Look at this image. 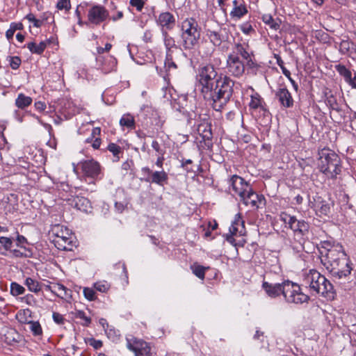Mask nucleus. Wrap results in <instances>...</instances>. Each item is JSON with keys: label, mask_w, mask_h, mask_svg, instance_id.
Listing matches in <instances>:
<instances>
[{"label": "nucleus", "mask_w": 356, "mask_h": 356, "mask_svg": "<svg viewBox=\"0 0 356 356\" xmlns=\"http://www.w3.org/2000/svg\"><path fill=\"white\" fill-rule=\"evenodd\" d=\"M197 77L204 99L215 111H221L233 95L234 81L227 75H218L211 64L200 67Z\"/></svg>", "instance_id": "1"}, {"label": "nucleus", "mask_w": 356, "mask_h": 356, "mask_svg": "<svg viewBox=\"0 0 356 356\" xmlns=\"http://www.w3.org/2000/svg\"><path fill=\"white\" fill-rule=\"evenodd\" d=\"M8 59L10 61V65L12 69L17 70L19 67L22 60L19 56H8Z\"/></svg>", "instance_id": "47"}, {"label": "nucleus", "mask_w": 356, "mask_h": 356, "mask_svg": "<svg viewBox=\"0 0 356 356\" xmlns=\"http://www.w3.org/2000/svg\"><path fill=\"white\" fill-rule=\"evenodd\" d=\"M349 196L345 193L339 194V201L343 205H348L349 208L353 207L352 204H349Z\"/></svg>", "instance_id": "57"}, {"label": "nucleus", "mask_w": 356, "mask_h": 356, "mask_svg": "<svg viewBox=\"0 0 356 356\" xmlns=\"http://www.w3.org/2000/svg\"><path fill=\"white\" fill-rule=\"evenodd\" d=\"M26 47L32 54L41 55L47 47V43L42 41L38 44L34 42H31L26 44Z\"/></svg>", "instance_id": "32"}, {"label": "nucleus", "mask_w": 356, "mask_h": 356, "mask_svg": "<svg viewBox=\"0 0 356 356\" xmlns=\"http://www.w3.org/2000/svg\"><path fill=\"white\" fill-rule=\"evenodd\" d=\"M252 56H250V57H248V58L245 59V60H246V66L248 67V70H251V72L255 74L258 70L259 66L254 60H253Z\"/></svg>", "instance_id": "44"}, {"label": "nucleus", "mask_w": 356, "mask_h": 356, "mask_svg": "<svg viewBox=\"0 0 356 356\" xmlns=\"http://www.w3.org/2000/svg\"><path fill=\"white\" fill-rule=\"evenodd\" d=\"M193 161L191 159H181V167L185 168L187 172L193 171L191 169L188 168V165L192 164Z\"/></svg>", "instance_id": "61"}, {"label": "nucleus", "mask_w": 356, "mask_h": 356, "mask_svg": "<svg viewBox=\"0 0 356 356\" xmlns=\"http://www.w3.org/2000/svg\"><path fill=\"white\" fill-rule=\"evenodd\" d=\"M25 291L24 287L17 282H12L10 284V293L13 296H17L23 294Z\"/></svg>", "instance_id": "41"}, {"label": "nucleus", "mask_w": 356, "mask_h": 356, "mask_svg": "<svg viewBox=\"0 0 356 356\" xmlns=\"http://www.w3.org/2000/svg\"><path fill=\"white\" fill-rule=\"evenodd\" d=\"M101 134L99 127H95L92 129L91 136L86 140V143H92V147L95 149L99 148L101 145V138L99 137Z\"/></svg>", "instance_id": "24"}, {"label": "nucleus", "mask_w": 356, "mask_h": 356, "mask_svg": "<svg viewBox=\"0 0 356 356\" xmlns=\"http://www.w3.org/2000/svg\"><path fill=\"white\" fill-rule=\"evenodd\" d=\"M240 197L245 205L250 206L252 208H259L260 204H264L265 201L264 197L255 193L252 187Z\"/></svg>", "instance_id": "10"}, {"label": "nucleus", "mask_w": 356, "mask_h": 356, "mask_svg": "<svg viewBox=\"0 0 356 356\" xmlns=\"http://www.w3.org/2000/svg\"><path fill=\"white\" fill-rule=\"evenodd\" d=\"M72 314L75 318L80 320V323L83 326L88 327L91 323V318L82 310H75Z\"/></svg>", "instance_id": "34"}, {"label": "nucleus", "mask_w": 356, "mask_h": 356, "mask_svg": "<svg viewBox=\"0 0 356 356\" xmlns=\"http://www.w3.org/2000/svg\"><path fill=\"white\" fill-rule=\"evenodd\" d=\"M94 287L97 291L105 293L108 290L110 286L106 281H100L96 282L94 284Z\"/></svg>", "instance_id": "46"}, {"label": "nucleus", "mask_w": 356, "mask_h": 356, "mask_svg": "<svg viewBox=\"0 0 356 356\" xmlns=\"http://www.w3.org/2000/svg\"><path fill=\"white\" fill-rule=\"evenodd\" d=\"M161 33L163 38L164 45L166 49V53L172 54L173 51L172 49L177 48L175 39L168 34V31H163Z\"/></svg>", "instance_id": "30"}, {"label": "nucleus", "mask_w": 356, "mask_h": 356, "mask_svg": "<svg viewBox=\"0 0 356 356\" xmlns=\"http://www.w3.org/2000/svg\"><path fill=\"white\" fill-rule=\"evenodd\" d=\"M31 311L29 309H23L17 312L16 318L22 323H29L28 316H30Z\"/></svg>", "instance_id": "40"}, {"label": "nucleus", "mask_w": 356, "mask_h": 356, "mask_svg": "<svg viewBox=\"0 0 356 356\" xmlns=\"http://www.w3.org/2000/svg\"><path fill=\"white\" fill-rule=\"evenodd\" d=\"M26 19H28L30 22H32L33 24V26L37 28L40 27L43 23L42 20L36 19L33 13L28 14L26 16Z\"/></svg>", "instance_id": "52"}, {"label": "nucleus", "mask_w": 356, "mask_h": 356, "mask_svg": "<svg viewBox=\"0 0 356 356\" xmlns=\"http://www.w3.org/2000/svg\"><path fill=\"white\" fill-rule=\"evenodd\" d=\"M141 173L143 177L140 178V180L150 184V181H148V179H151L153 170L149 167L145 166L141 168Z\"/></svg>", "instance_id": "43"}, {"label": "nucleus", "mask_w": 356, "mask_h": 356, "mask_svg": "<svg viewBox=\"0 0 356 356\" xmlns=\"http://www.w3.org/2000/svg\"><path fill=\"white\" fill-rule=\"evenodd\" d=\"M33 100L31 97L26 96L23 93H19L15 99V105L20 109H24L31 104Z\"/></svg>", "instance_id": "31"}, {"label": "nucleus", "mask_w": 356, "mask_h": 356, "mask_svg": "<svg viewBox=\"0 0 356 356\" xmlns=\"http://www.w3.org/2000/svg\"><path fill=\"white\" fill-rule=\"evenodd\" d=\"M120 124L122 127H125L129 129L135 128V120L133 115L129 113L122 115L120 120Z\"/></svg>", "instance_id": "35"}, {"label": "nucleus", "mask_w": 356, "mask_h": 356, "mask_svg": "<svg viewBox=\"0 0 356 356\" xmlns=\"http://www.w3.org/2000/svg\"><path fill=\"white\" fill-rule=\"evenodd\" d=\"M58 10H65L68 11L71 8L70 0H58L56 4Z\"/></svg>", "instance_id": "51"}, {"label": "nucleus", "mask_w": 356, "mask_h": 356, "mask_svg": "<svg viewBox=\"0 0 356 356\" xmlns=\"http://www.w3.org/2000/svg\"><path fill=\"white\" fill-rule=\"evenodd\" d=\"M148 181H150V184H155L158 186H163L168 183V175L163 170L161 171H153L151 179H148Z\"/></svg>", "instance_id": "22"}, {"label": "nucleus", "mask_w": 356, "mask_h": 356, "mask_svg": "<svg viewBox=\"0 0 356 356\" xmlns=\"http://www.w3.org/2000/svg\"><path fill=\"white\" fill-rule=\"evenodd\" d=\"M127 348L135 353V356H149L150 347L147 342L143 340L128 339Z\"/></svg>", "instance_id": "9"}, {"label": "nucleus", "mask_w": 356, "mask_h": 356, "mask_svg": "<svg viewBox=\"0 0 356 356\" xmlns=\"http://www.w3.org/2000/svg\"><path fill=\"white\" fill-rule=\"evenodd\" d=\"M275 97L278 99L281 106L289 108L293 106V99L291 94L286 87L280 88L275 92Z\"/></svg>", "instance_id": "14"}, {"label": "nucleus", "mask_w": 356, "mask_h": 356, "mask_svg": "<svg viewBox=\"0 0 356 356\" xmlns=\"http://www.w3.org/2000/svg\"><path fill=\"white\" fill-rule=\"evenodd\" d=\"M130 5L135 7L138 11H141L144 7V1L143 0H130Z\"/></svg>", "instance_id": "55"}, {"label": "nucleus", "mask_w": 356, "mask_h": 356, "mask_svg": "<svg viewBox=\"0 0 356 356\" xmlns=\"http://www.w3.org/2000/svg\"><path fill=\"white\" fill-rule=\"evenodd\" d=\"M262 288L270 298H275L281 294L283 295L285 300L289 303L302 304L307 302L309 300V297L302 291L298 284L289 280L282 283L264 281Z\"/></svg>", "instance_id": "3"}, {"label": "nucleus", "mask_w": 356, "mask_h": 356, "mask_svg": "<svg viewBox=\"0 0 356 356\" xmlns=\"http://www.w3.org/2000/svg\"><path fill=\"white\" fill-rule=\"evenodd\" d=\"M265 106L266 103L258 93L251 95V100L249 103L250 109L256 110L257 108H261L263 111H266Z\"/></svg>", "instance_id": "29"}, {"label": "nucleus", "mask_w": 356, "mask_h": 356, "mask_svg": "<svg viewBox=\"0 0 356 356\" xmlns=\"http://www.w3.org/2000/svg\"><path fill=\"white\" fill-rule=\"evenodd\" d=\"M300 227L298 230L294 234L296 237L301 238L302 236L305 235L308 232V224H300Z\"/></svg>", "instance_id": "54"}, {"label": "nucleus", "mask_w": 356, "mask_h": 356, "mask_svg": "<svg viewBox=\"0 0 356 356\" xmlns=\"http://www.w3.org/2000/svg\"><path fill=\"white\" fill-rule=\"evenodd\" d=\"M5 202L9 204L13 208L17 205L18 196L16 194L10 193L6 197Z\"/></svg>", "instance_id": "50"}, {"label": "nucleus", "mask_w": 356, "mask_h": 356, "mask_svg": "<svg viewBox=\"0 0 356 356\" xmlns=\"http://www.w3.org/2000/svg\"><path fill=\"white\" fill-rule=\"evenodd\" d=\"M335 70L352 88H356V83L353 80L352 73L345 65H335Z\"/></svg>", "instance_id": "23"}, {"label": "nucleus", "mask_w": 356, "mask_h": 356, "mask_svg": "<svg viewBox=\"0 0 356 356\" xmlns=\"http://www.w3.org/2000/svg\"><path fill=\"white\" fill-rule=\"evenodd\" d=\"M53 319L58 325H63L65 321L63 316L58 312H54L52 315Z\"/></svg>", "instance_id": "58"}, {"label": "nucleus", "mask_w": 356, "mask_h": 356, "mask_svg": "<svg viewBox=\"0 0 356 356\" xmlns=\"http://www.w3.org/2000/svg\"><path fill=\"white\" fill-rule=\"evenodd\" d=\"M229 183L234 193L238 195L239 197L244 195V193L252 187L243 178L236 175H233L229 179Z\"/></svg>", "instance_id": "12"}, {"label": "nucleus", "mask_w": 356, "mask_h": 356, "mask_svg": "<svg viewBox=\"0 0 356 356\" xmlns=\"http://www.w3.org/2000/svg\"><path fill=\"white\" fill-rule=\"evenodd\" d=\"M106 149L113 154L116 161L120 160V156L123 154L122 147L114 143H110Z\"/></svg>", "instance_id": "37"}, {"label": "nucleus", "mask_w": 356, "mask_h": 356, "mask_svg": "<svg viewBox=\"0 0 356 356\" xmlns=\"http://www.w3.org/2000/svg\"><path fill=\"white\" fill-rule=\"evenodd\" d=\"M181 38L183 47L193 49L198 44L201 35V28L195 18H186L181 25Z\"/></svg>", "instance_id": "6"}, {"label": "nucleus", "mask_w": 356, "mask_h": 356, "mask_svg": "<svg viewBox=\"0 0 356 356\" xmlns=\"http://www.w3.org/2000/svg\"><path fill=\"white\" fill-rule=\"evenodd\" d=\"M80 165L83 173L87 177L96 178L101 172L100 164L94 159L82 161Z\"/></svg>", "instance_id": "11"}, {"label": "nucleus", "mask_w": 356, "mask_h": 356, "mask_svg": "<svg viewBox=\"0 0 356 356\" xmlns=\"http://www.w3.org/2000/svg\"><path fill=\"white\" fill-rule=\"evenodd\" d=\"M241 30L243 33L245 34H250L251 32L254 31V29L251 24L249 23H244L241 26Z\"/></svg>", "instance_id": "59"}, {"label": "nucleus", "mask_w": 356, "mask_h": 356, "mask_svg": "<svg viewBox=\"0 0 356 356\" xmlns=\"http://www.w3.org/2000/svg\"><path fill=\"white\" fill-rule=\"evenodd\" d=\"M262 20L266 24L268 25L270 29L275 31L278 30L280 27V22L273 19L270 15H264L262 16Z\"/></svg>", "instance_id": "39"}, {"label": "nucleus", "mask_w": 356, "mask_h": 356, "mask_svg": "<svg viewBox=\"0 0 356 356\" xmlns=\"http://www.w3.org/2000/svg\"><path fill=\"white\" fill-rule=\"evenodd\" d=\"M156 23L161 27V32H163V31H168L174 28L175 25V18L174 15L169 12L161 13L156 19Z\"/></svg>", "instance_id": "13"}, {"label": "nucleus", "mask_w": 356, "mask_h": 356, "mask_svg": "<svg viewBox=\"0 0 356 356\" xmlns=\"http://www.w3.org/2000/svg\"><path fill=\"white\" fill-rule=\"evenodd\" d=\"M51 231L56 237L60 238L64 242H67L71 238V229L62 224H54Z\"/></svg>", "instance_id": "19"}, {"label": "nucleus", "mask_w": 356, "mask_h": 356, "mask_svg": "<svg viewBox=\"0 0 356 356\" xmlns=\"http://www.w3.org/2000/svg\"><path fill=\"white\" fill-rule=\"evenodd\" d=\"M207 35L211 42L215 46H220L224 40V38L220 31L209 30L207 31Z\"/></svg>", "instance_id": "33"}, {"label": "nucleus", "mask_w": 356, "mask_h": 356, "mask_svg": "<svg viewBox=\"0 0 356 356\" xmlns=\"http://www.w3.org/2000/svg\"><path fill=\"white\" fill-rule=\"evenodd\" d=\"M164 155L165 154H158L155 165L159 168H163V163L165 161Z\"/></svg>", "instance_id": "63"}, {"label": "nucleus", "mask_w": 356, "mask_h": 356, "mask_svg": "<svg viewBox=\"0 0 356 356\" xmlns=\"http://www.w3.org/2000/svg\"><path fill=\"white\" fill-rule=\"evenodd\" d=\"M228 72L234 76L240 77L245 72V65L236 54H229L227 59Z\"/></svg>", "instance_id": "8"}, {"label": "nucleus", "mask_w": 356, "mask_h": 356, "mask_svg": "<svg viewBox=\"0 0 356 356\" xmlns=\"http://www.w3.org/2000/svg\"><path fill=\"white\" fill-rule=\"evenodd\" d=\"M30 330L35 336L40 335L42 332V327L39 322L30 321Z\"/></svg>", "instance_id": "42"}, {"label": "nucleus", "mask_w": 356, "mask_h": 356, "mask_svg": "<svg viewBox=\"0 0 356 356\" xmlns=\"http://www.w3.org/2000/svg\"><path fill=\"white\" fill-rule=\"evenodd\" d=\"M152 147L158 154H165V149H162L160 144L157 140H153L152 143Z\"/></svg>", "instance_id": "56"}, {"label": "nucleus", "mask_w": 356, "mask_h": 356, "mask_svg": "<svg viewBox=\"0 0 356 356\" xmlns=\"http://www.w3.org/2000/svg\"><path fill=\"white\" fill-rule=\"evenodd\" d=\"M197 131L207 145L209 146V143L211 144L213 134L211 123L204 120L198 124Z\"/></svg>", "instance_id": "17"}, {"label": "nucleus", "mask_w": 356, "mask_h": 356, "mask_svg": "<svg viewBox=\"0 0 356 356\" xmlns=\"http://www.w3.org/2000/svg\"><path fill=\"white\" fill-rule=\"evenodd\" d=\"M0 243L3 246L6 250H9L12 247L13 241L9 237L1 236L0 237Z\"/></svg>", "instance_id": "53"}, {"label": "nucleus", "mask_w": 356, "mask_h": 356, "mask_svg": "<svg viewBox=\"0 0 356 356\" xmlns=\"http://www.w3.org/2000/svg\"><path fill=\"white\" fill-rule=\"evenodd\" d=\"M108 16V11L105 7L100 5H95L88 10L87 17L89 23L97 26L104 22Z\"/></svg>", "instance_id": "7"}, {"label": "nucleus", "mask_w": 356, "mask_h": 356, "mask_svg": "<svg viewBox=\"0 0 356 356\" xmlns=\"http://www.w3.org/2000/svg\"><path fill=\"white\" fill-rule=\"evenodd\" d=\"M112 47V44H110V43H106L105 44V47L103 48V47H98L97 48V54H104V52H107V51H109L110 49H111Z\"/></svg>", "instance_id": "62"}, {"label": "nucleus", "mask_w": 356, "mask_h": 356, "mask_svg": "<svg viewBox=\"0 0 356 356\" xmlns=\"http://www.w3.org/2000/svg\"><path fill=\"white\" fill-rule=\"evenodd\" d=\"M53 293L58 297L65 300L72 297L71 291L67 289L64 285L59 283H54Z\"/></svg>", "instance_id": "27"}, {"label": "nucleus", "mask_w": 356, "mask_h": 356, "mask_svg": "<svg viewBox=\"0 0 356 356\" xmlns=\"http://www.w3.org/2000/svg\"><path fill=\"white\" fill-rule=\"evenodd\" d=\"M318 168L327 177L335 179L341 172L340 157L333 151L323 149L319 153Z\"/></svg>", "instance_id": "5"}, {"label": "nucleus", "mask_w": 356, "mask_h": 356, "mask_svg": "<svg viewBox=\"0 0 356 356\" xmlns=\"http://www.w3.org/2000/svg\"><path fill=\"white\" fill-rule=\"evenodd\" d=\"M70 201V204L77 210L85 213L91 212L92 207L88 199L82 196H76Z\"/></svg>", "instance_id": "18"}, {"label": "nucleus", "mask_w": 356, "mask_h": 356, "mask_svg": "<svg viewBox=\"0 0 356 356\" xmlns=\"http://www.w3.org/2000/svg\"><path fill=\"white\" fill-rule=\"evenodd\" d=\"M234 8L230 13V16L234 19H240L248 13V9L243 0H234Z\"/></svg>", "instance_id": "20"}, {"label": "nucleus", "mask_w": 356, "mask_h": 356, "mask_svg": "<svg viewBox=\"0 0 356 356\" xmlns=\"http://www.w3.org/2000/svg\"><path fill=\"white\" fill-rule=\"evenodd\" d=\"M25 285L29 290L33 293H38L42 289V284L31 277H27L25 280Z\"/></svg>", "instance_id": "36"}, {"label": "nucleus", "mask_w": 356, "mask_h": 356, "mask_svg": "<svg viewBox=\"0 0 356 356\" xmlns=\"http://www.w3.org/2000/svg\"><path fill=\"white\" fill-rule=\"evenodd\" d=\"M249 45L243 43H236L234 46V50L231 54H236L238 57L240 55L244 60L248 58L250 56H253L252 54H250L248 51Z\"/></svg>", "instance_id": "25"}, {"label": "nucleus", "mask_w": 356, "mask_h": 356, "mask_svg": "<svg viewBox=\"0 0 356 356\" xmlns=\"http://www.w3.org/2000/svg\"><path fill=\"white\" fill-rule=\"evenodd\" d=\"M6 342L10 345L13 346L17 343H19L22 337L15 330V329H9L4 334Z\"/></svg>", "instance_id": "26"}, {"label": "nucleus", "mask_w": 356, "mask_h": 356, "mask_svg": "<svg viewBox=\"0 0 356 356\" xmlns=\"http://www.w3.org/2000/svg\"><path fill=\"white\" fill-rule=\"evenodd\" d=\"M129 201L125 197V193L123 190H118L116 191L115 200V209L118 213L122 211L127 208Z\"/></svg>", "instance_id": "21"}, {"label": "nucleus", "mask_w": 356, "mask_h": 356, "mask_svg": "<svg viewBox=\"0 0 356 356\" xmlns=\"http://www.w3.org/2000/svg\"><path fill=\"white\" fill-rule=\"evenodd\" d=\"M35 107L36 110L43 111L46 108V104L43 102L38 101L35 103Z\"/></svg>", "instance_id": "64"}, {"label": "nucleus", "mask_w": 356, "mask_h": 356, "mask_svg": "<svg viewBox=\"0 0 356 356\" xmlns=\"http://www.w3.org/2000/svg\"><path fill=\"white\" fill-rule=\"evenodd\" d=\"M89 343L91 346H92L95 349L97 350L99 348H100L103 343H102V341H100V340H96L95 339H90L89 340Z\"/></svg>", "instance_id": "60"}, {"label": "nucleus", "mask_w": 356, "mask_h": 356, "mask_svg": "<svg viewBox=\"0 0 356 356\" xmlns=\"http://www.w3.org/2000/svg\"><path fill=\"white\" fill-rule=\"evenodd\" d=\"M305 282L311 290L327 299H333L334 292L332 284L327 278L316 270H310L305 278Z\"/></svg>", "instance_id": "4"}, {"label": "nucleus", "mask_w": 356, "mask_h": 356, "mask_svg": "<svg viewBox=\"0 0 356 356\" xmlns=\"http://www.w3.org/2000/svg\"><path fill=\"white\" fill-rule=\"evenodd\" d=\"M280 220L283 222H296L297 221L295 216H291L287 212H282L280 214Z\"/></svg>", "instance_id": "49"}, {"label": "nucleus", "mask_w": 356, "mask_h": 356, "mask_svg": "<svg viewBox=\"0 0 356 356\" xmlns=\"http://www.w3.org/2000/svg\"><path fill=\"white\" fill-rule=\"evenodd\" d=\"M83 295H84L85 298L87 300H88L90 301L95 300V298H96L95 292L94 289H92V288L85 287V288H83Z\"/></svg>", "instance_id": "48"}, {"label": "nucleus", "mask_w": 356, "mask_h": 356, "mask_svg": "<svg viewBox=\"0 0 356 356\" xmlns=\"http://www.w3.org/2000/svg\"><path fill=\"white\" fill-rule=\"evenodd\" d=\"M325 103L326 105L328 106L331 109L339 111L337 101L332 95H330L327 97Z\"/></svg>", "instance_id": "45"}, {"label": "nucleus", "mask_w": 356, "mask_h": 356, "mask_svg": "<svg viewBox=\"0 0 356 356\" xmlns=\"http://www.w3.org/2000/svg\"><path fill=\"white\" fill-rule=\"evenodd\" d=\"M245 224H232L229 228V233L226 234L227 241L235 245V237L245 235Z\"/></svg>", "instance_id": "16"}, {"label": "nucleus", "mask_w": 356, "mask_h": 356, "mask_svg": "<svg viewBox=\"0 0 356 356\" xmlns=\"http://www.w3.org/2000/svg\"><path fill=\"white\" fill-rule=\"evenodd\" d=\"M209 267L202 266L197 263L191 266V269L194 275L201 280L204 279L205 271L209 269Z\"/></svg>", "instance_id": "38"}, {"label": "nucleus", "mask_w": 356, "mask_h": 356, "mask_svg": "<svg viewBox=\"0 0 356 356\" xmlns=\"http://www.w3.org/2000/svg\"><path fill=\"white\" fill-rule=\"evenodd\" d=\"M323 248L325 254L322 255L321 262L333 277L341 279L350 274L349 259L341 245H331L325 242Z\"/></svg>", "instance_id": "2"}, {"label": "nucleus", "mask_w": 356, "mask_h": 356, "mask_svg": "<svg viewBox=\"0 0 356 356\" xmlns=\"http://www.w3.org/2000/svg\"><path fill=\"white\" fill-rule=\"evenodd\" d=\"M309 204L311 207L315 209L318 213H319L320 216L324 215L327 216L330 212V206L325 201L323 200L322 198L319 196H316V197H313V200H311L310 195H307Z\"/></svg>", "instance_id": "15"}, {"label": "nucleus", "mask_w": 356, "mask_h": 356, "mask_svg": "<svg viewBox=\"0 0 356 356\" xmlns=\"http://www.w3.org/2000/svg\"><path fill=\"white\" fill-rule=\"evenodd\" d=\"M164 67L168 76L177 72L178 67L173 60L172 54L166 53Z\"/></svg>", "instance_id": "28"}]
</instances>
